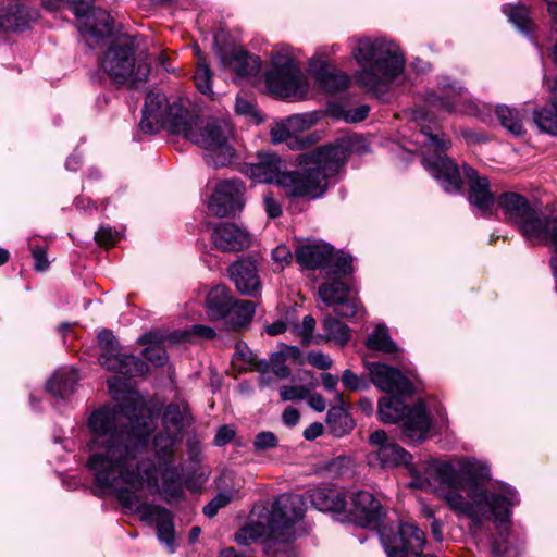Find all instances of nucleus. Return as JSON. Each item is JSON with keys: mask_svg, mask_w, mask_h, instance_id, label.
Returning a JSON list of instances; mask_svg holds the SVG:
<instances>
[{"mask_svg": "<svg viewBox=\"0 0 557 557\" xmlns=\"http://www.w3.org/2000/svg\"><path fill=\"white\" fill-rule=\"evenodd\" d=\"M379 535L387 557H408L409 554L417 557H436L423 555L425 534L414 523L397 522L381 525Z\"/></svg>", "mask_w": 557, "mask_h": 557, "instance_id": "nucleus-9", "label": "nucleus"}, {"mask_svg": "<svg viewBox=\"0 0 557 557\" xmlns=\"http://www.w3.org/2000/svg\"><path fill=\"white\" fill-rule=\"evenodd\" d=\"M228 274L239 293L255 296L260 288V278L253 261L239 260L228 268Z\"/></svg>", "mask_w": 557, "mask_h": 557, "instance_id": "nucleus-30", "label": "nucleus"}, {"mask_svg": "<svg viewBox=\"0 0 557 557\" xmlns=\"http://www.w3.org/2000/svg\"><path fill=\"white\" fill-rule=\"evenodd\" d=\"M379 417L384 423L403 420V434L411 442L425 441L431 430V418L422 401L408 407L397 396L383 397L379 401Z\"/></svg>", "mask_w": 557, "mask_h": 557, "instance_id": "nucleus-7", "label": "nucleus"}, {"mask_svg": "<svg viewBox=\"0 0 557 557\" xmlns=\"http://www.w3.org/2000/svg\"><path fill=\"white\" fill-rule=\"evenodd\" d=\"M232 496L226 493H220L218 494L213 499H211L205 507H203V513L208 518L214 517L218 511L225 507L227 504L231 503Z\"/></svg>", "mask_w": 557, "mask_h": 557, "instance_id": "nucleus-51", "label": "nucleus"}, {"mask_svg": "<svg viewBox=\"0 0 557 557\" xmlns=\"http://www.w3.org/2000/svg\"><path fill=\"white\" fill-rule=\"evenodd\" d=\"M462 170L469 185L470 203L482 213H487L495 203L487 177L480 176L473 168L468 165H463Z\"/></svg>", "mask_w": 557, "mask_h": 557, "instance_id": "nucleus-28", "label": "nucleus"}, {"mask_svg": "<svg viewBox=\"0 0 557 557\" xmlns=\"http://www.w3.org/2000/svg\"><path fill=\"white\" fill-rule=\"evenodd\" d=\"M189 423L190 412L187 404L182 401L168 405L163 412L164 432L154 437L153 446L158 447L159 451L170 454L181 440L184 428Z\"/></svg>", "mask_w": 557, "mask_h": 557, "instance_id": "nucleus-18", "label": "nucleus"}, {"mask_svg": "<svg viewBox=\"0 0 557 557\" xmlns=\"http://www.w3.org/2000/svg\"><path fill=\"white\" fill-rule=\"evenodd\" d=\"M273 259L281 263V267L283 268V263H287L292 259V255L286 246H277L272 251Z\"/></svg>", "mask_w": 557, "mask_h": 557, "instance_id": "nucleus-61", "label": "nucleus"}, {"mask_svg": "<svg viewBox=\"0 0 557 557\" xmlns=\"http://www.w3.org/2000/svg\"><path fill=\"white\" fill-rule=\"evenodd\" d=\"M263 203L269 218L275 219L282 214V207L272 194H265L263 196Z\"/></svg>", "mask_w": 557, "mask_h": 557, "instance_id": "nucleus-58", "label": "nucleus"}, {"mask_svg": "<svg viewBox=\"0 0 557 557\" xmlns=\"http://www.w3.org/2000/svg\"><path fill=\"white\" fill-rule=\"evenodd\" d=\"M174 134L183 135L193 144L208 150L206 162L213 168L230 164L235 156L232 145L233 128L225 120H203L188 109L183 122L174 123Z\"/></svg>", "mask_w": 557, "mask_h": 557, "instance_id": "nucleus-3", "label": "nucleus"}, {"mask_svg": "<svg viewBox=\"0 0 557 557\" xmlns=\"http://www.w3.org/2000/svg\"><path fill=\"white\" fill-rule=\"evenodd\" d=\"M311 71L318 84L327 92L344 90L349 85V77L345 73L331 70L326 63H321L318 67L312 63Z\"/></svg>", "mask_w": 557, "mask_h": 557, "instance_id": "nucleus-32", "label": "nucleus"}, {"mask_svg": "<svg viewBox=\"0 0 557 557\" xmlns=\"http://www.w3.org/2000/svg\"><path fill=\"white\" fill-rule=\"evenodd\" d=\"M312 505L320 511H346L348 502L344 492L338 490H315L311 494Z\"/></svg>", "mask_w": 557, "mask_h": 557, "instance_id": "nucleus-33", "label": "nucleus"}, {"mask_svg": "<svg viewBox=\"0 0 557 557\" xmlns=\"http://www.w3.org/2000/svg\"><path fill=\"white\" fill-rule=\"evenodd\" d=\"M368 370L371 382L381 391L400 395H411V382L393 367L384 363H369Z\"/></svg>", "mask_w": 557, "mask_h": 557, "instance_id": "nucleus-21", "label": "nucleus"}, {"mask_svg": "<svg viewBox=\"0 0 557 557\" xmlns=\"http://www.w3.org/2000/svg\"><path fill=\"white\" fill-rule=\"evenodd\" d=\"M342 382L344 386L350 391H359L364 387L362 380L350 370L344 371Z\"/></svg>", "mask_w": 557, "mask_h": 557, "instance_id": "nucleus-59", "label": "nucleus"}, {"mask_svg": "<svg viewBox=\"0 0 557 557\" xmlns=\"http://www.w3.org/2000/svg\"><path fill=\"white\" fill-rule=\"evenodd\" d=\"M211 242L214 248L223 252H237L251 244L249 232L237 224L224 222L213 227Z\"/></svg>", "mask_w": 557, "mask_h": 557, "instance_id": "nucleus-22", "label": "nucleus"}, {"mask_svg": "<svg viewBox=\"0 0 557 557\" xmlns=\"http://www.w3.org/2000/svg\"><path fill=\"white\" fill-rule=\"evenodd\" d=\"M235 110L238 114L249 115L253 113L255 107L251 101L238 97L236 99Z\"/></svg>", "mask_w": 557, "mask_h": 557, "instance_id": "nucleus-64", "label": "nucleus"}, {"mask_svg": "<svg viewBox=\"0 0 557 557\" xmlns=\"http://www.w3.org/2000/svg\"><path fill=\"white\" fill-rule=\"evenodd\" d=\"M98 341L101 348L104 350L103 352H113L119 350L115 336L108 330H103L99 333Z\"/></svg>", "mask_w": 557, "mask_h": 557, "instance_id": "nucleus-55", "label": "nucleus"}, {"mask_svg": "<svg viewBox=\"0 0 557 557\" xmlns=\"http://www.w3.org/2000/svg\"><path fill=\"white\" fill-rule=\"evenodd\" d=\"M277 444L278 438L273 432L263 431L256 435L253 440V449L255 451H264L276 447Z\"/></svg>", "mask_w": 557, "mask_h": 557, "instance_id": "nucleus-49", "label": "nucleus"}, {"mask_svg": "<svg viewBox=\"0 0 557 557\" xmlns=\"http://www.w3.org/2000/svg\"><path fill=\"white\" fill-rule=\"evenodd\" d=\"M437 479L449 488H463L456 469L450 463H441L436 470Z\"/></svg>", "mask_w": 557, "mask_h": 557, "instance_id": "nucleus-47", "label": "nucleus"}, {"mask_svg": "<svg viewBox=\"0 0 557 557\" xmlns=\"http://www.w3.org/2000/svg\"><path fill=\"white\" fill-rule=\"evenodd\" d=\"M297 262L307 269L330 268V273L336 277L352 271V260L341 251L334 253L333 248L323 243L306 244L296 249Z\"/></svg>", "mask_w": 557, "mask_h": 557, "instance_id": "nucleus-11", "label": "nucleus"}, {"mask_svg": "<svg viewBox=\"0 0 557 557\" xmlns=\"http://www.w3.org/2000/svg\"><path fill=\"white\" fill-rule=\"evenodd\" d=\"M554 101L534 111L533 120L540 131L557 136V81L553 87Z\"/></svg>", "mask_w": 557, "mask_h": 557, "instance_id": "nucleus-37", "label": "nucleus"}, {"mask_svg": "<svg viewBox=\"0 0 557 557\" xmlns=\"http://www.w3.org/2000/svg\"><path fill=\"white\" fill-rule=\"evenodd\" d=\"M495 111L503 127L517 136L523 133V125L518 110L507 106H498Z\"/></svg>", "mask_w": 557, "mask_h": 557, "instance_id": "nucleus-43", "label": "nucleus"}, {"mask_svg": "<svg viewBox=\"0 0 557 557\" xmlns=\"http://www.w3.org/2000/svg\"><path fill=\"white\" fill-rule=\"evenodd\" d=\"M153 334H145L139 338L140 344H148L144 357L156 367H162L168 361L165 349L154 339Z\"/></svg>", "mask_w": 557, "mask_h": 557, "instance_id": "nucleus-42", "label": "nucleus"}, {"mask_svg": "<svg viewBox=\"0 0 557 557\" xmlns=\"http://www.w3.org/2000/svg\"><path fill=\"white\" fill-rule=\"evenodd\" d=\"M211 71L205 60L199 59L194 81L197 89L203 95L212 94Z\"/></svg>", "mask_w": 557, "mask_h": 557, "instance_id": "nucleus-46", "label": "nucleus"}, {"mask_svg": "<svg viewBox=\"0 0 557 557\" xmlns=\"http://www.w3.org/2000/svg\"><path fill=\"white\" fill-rule=\"evenodd\" d=\"M450 488L443 497L448 506L457 513L468 517L476 527L483 519H493L495 522H506L510 518V508L519 503L518 494L509 486H503L499 493H490L480 486H473L468 502L458 491Z\"/></svg>", "mask_w": 557, "mask_h": 557, "instance_id": "nucleus-4", "label": "nucleus"}, {"mask_svg": "<svg viewBox=\"0 0 557 557\" xmlns=\"http://www.w3.org/2000/svg\"><path fill=\"white\" fill-rule=\"evenodd\" d=\"M37 13L28 7L26 0H11L0 10V29L3 32H23Z\"/></svg>", "mask_w": 557, "mask_h": 557, "instance_id": "nucleus-27", "label": "nucleus"}, {"mask_svg": "<svg viewBox=\"0 0 557 557\" xmlns=\"http://www.w3.org/2000/svg\"><path fill=\"white\" fill-rule=\"evenodd\" d=\"M322 326L324 335L319 338H323L326 342H335L341 346L346 345L350 339V329L335 317L325 315Z\"/></svg>", "mask_w": 557, "mask_h": 557, "instance_id": "nucleus-38", "label": "nucleus"}, {"mask_svg": "<svg viewBox=\"0 0 557 557\" xmlns=\"http://www.w3.org/2000/svg\"><path fill=\"white\" fill-rule=\"evenodd\" d=\"M308 361L311 366L320 370H327L332 367V359L321 351L310 352L308 355Z\"/></svg>", "mask_w": 557, "mask_h": 557, "instance_id": "nucleus-56", "label": "nucleus"}, {"mask_svg": "<svg viewBox=\"0 0 557 557\" xmlns=\"http://www.w3.org/2000/svg\"><path fill=\"white\" fill-rule=\"evenodd\" d=\"M372 447L370 460H376L382 468L406 467L412 474V455L391 438L384 430H375L369 436Z\"/></svg>", "mask_w": 557, "mask_h": 557, "instance_id": "nucleus-17", "label": "nucleus"}, {"mask_svg": "<svg viewBox=\"0 0 557 557\" xmlns=\"http://www.w3.org/2000/svg\"><path fill=\"white\" fill-rule=\"evenodd\" d=\"M269 91L278 98H304L309 89L307 77L296 60L286 53H276L265 74Z\"/></svg>", "mask_w": 557, "mask_h": 557, "instance_id": "nucleus-8", "label": "nucleus"}, {"mask_svg": "<svg viewBox=\"0 0 557 557\" xmlns=\"http://www.w3.org/2000/svg\"><path fill=\"white\" fill-rule=\"evenodd\" d=\"M306 504L304 498L297 494H282L272 504L270 512L264 517L265 522L259 521L263 530L259 535L275 533L299 521L305 513Z\"/></svg>", "mask_w": 557, "mask_h": 557, "instance_id": "nucleus-16", "label": "nucleus"}, {"mask_svg": "<svg viewBox=\"0 0 557 557\" xmlns=\"http://www.w3.org/2000/svg\"><path fill=\"white\" fill-rule=\"evenodd\" d=\"M230 65L238 76H252L260 70V60L246 51H237L234 53Z\"/></svg>", "mask_w": 557, "mask_h": 557, "instance_id": "nucleus-41", "label": "nucleus"}, {"mask_svg": "<svg viewBox=\"0 0 557 557\" xmlns=\"http://www.w3.org/2000/svg\"><path fill=\"white\" fill-rule=\"evenodd\" d=\"M230 289L218 285L213 287L207 296V309L211 319H224L230 312V306L233 301Z\"/></svg>", "mask_w": 557, "mask_h": 557, "instance_id": "nucleus-35", "label": "nucleus"}, {"mask_svg": "<svg viewBox=\"0 0 557 557\" xmlns=\"http://www.w3.org/2000/svg\"><path fill=\"white\" fill-rule=\"evenodd\" d=\"M422 134L425 136L424 146L429 149H433L435 151H445L447 150L451 143L450 139L445 135H435L432 134L429 127H422Z\"/></svg>", "mask_w": 557, "mask_h": 557, "instance_id": "nucleus-48", "label": "nucleus"}, {"mask_svg": "<svg viewBox=\"0 0 557 557\" xmlns=\"http://www.w3.org/2000/svg\"><path fill=\"white\" fill-rule=\"evenodd\" d=\"M230 312L224 318L228 323L236 327H240L249 323L255 314V305L250 300L233 299L230 306Z\"/></svg>", "mask_w": 557, "mask_h": 557, "instance_id": "nucleus-39", "label": "nucleus"}, {"mask_svg": "<svg viewBox=\"0 0 557 557\" xmlns=\"http://www.w3.org/2000/svg\"><path fill=\"white\" fill-rule=\"evenodd\" d=\"M245 186L238 180L219 183L209 201V210L216 216L235 215L245 206Z\"/></svg>", "mask_w": 557, "mask_h": 557, "instance_id": "nucleus-19", "label": "nucleus"}, {"mask_svg": "<svg viewBox=\"0 0 557 557\" xmlns=\"http://www.w3.org/2000/svg\"><path fill=\"white\" fill-rule=\"evenodd\" d=\"M367 347L371 350L382 351L384 354H393L398 350L397 345L391 338L388 330L384 324H379L369 335Z\"/></svg>", "mask_w": 557, "mask_h": 557, "instance_id": "nucleus-40", "label": "nucleus"}, {"mask_svg": "<svg viewBox=\"0 0 557 557\" xmlns=\"http://www.w3.org/2000/svg\"><path fill=\"white\" fill-rule=\"evenodd\" d=\"M497 203L508 222L519 230L525 240L533 245L547 244V233L553 218L544 215L518 193L502 194Z\"/></svg>", "mask_w": 557, "mask_h": 557, "instance_id": "nucleus-5", "label": "nucleus"}, {"mask_svg": "<svg viewBox=\"0 0 557 557\" xmlns=\"http://www.w3.org/2000/svg\"><path fill=\"white\" fill-rule=\"evenodd\" d=\"M283 162L276 153L259 152L258 162L247 165L246 174L259 183H276L280 186Z\"/></svg>", "mask_w": 557, "mask_h": 557, "instance_id": "nucleus-29", "label": "nucleus"}, {"mask_svg": "<svg viewBox=\"0 0 557 557\" xmlns=\"http://www.w3.org/2000/svg\"><path fill=\"white\" fill-rule=\"evenodd\" d=\"M460 472L462 475L467 476L469 480L475 483L473 486H479V481L486 480L490 476L488 467L475 459L462 460L460 463Z\"/></svg>", "mask_w": 557, "mask_h": 557, "instance_id": "nucleus-44", "label": "nucleus"}, {"mask_svg": "<svg viewBox=\"0 0 557 557\" xmlns=\"http://www.w3.org/2000/svg\"><path fill=\"white\" fill-rule=\"evenodd\" d=\"M319 296L327 306H336L334 312L343 318H354L358 313V305L349 298V287L339 280L324 283L319 287Z\"/></svg>", "mask_w": 557, "mask_h": 557, "instance_id": "nucleus-24", "label": "nucleus"}, {"mask_svg": "<svg viewBox=\"0 0 557 557\" xmlns=\"http://www.w3.org/2000/svg\"><path fill=\"white\" fill-rule=\"evenodd\" d=\"M351 54L360 66L355 74L356 82L375 95L384 94L405 66L398 45L383 38L357 39Z\"/></svg>", "mask_w": 557, "mask_h": 557, "instance_id": "nucleus-2", "label": "nucleus"}, {"mask_svg": "<svg viewBox=\"0 0 557 557\" xmlns=\"http://www.w3.org/2000/svg\"><path fill=\"white\" fill-rule=\"evenodd\" d=\"M370 112V107L367 104L359 106L355 109L346 110L343 113V119L347 123H357L363 121Z\"/></svg>", "mask_w": 557, "mask_h": 557, "instance_id": "nucleus-54", "label": "nucleus"}, {"mask_svg": "<svg viewBox=\"0 0 557 557\" xmlns=\"http://www.w3.org/2000/svg\"><path fill=\"white\" fill-rule=\"evenodd\" d=\"M299 171H286L280 180V187L283 188L287 198L317 199L324 195L327 189L325 175L312 165H300Z\"/></svg>", "mask_w": 557, "mask_h": 557, "instance_id": "nucleus-14", "label": "nucleus"}, {"mask_svg": "<svg viewBox=\"0 0 557 557\" xmlns=\"http://www.w3.org/2000/svg\"><path fill=\"white\" fill-rule=\"evenodd\" d=\"M98 361L108 371L120 373L127 379L144 375L148 371L146 362L133 355L121 354L119 350L102 352Z\"/></svg>", "mask_w": 557, "mask_h": 557, "instance_id": "nucleus-26", "label": "nucleus"}, {"mask_svg": "<svg viewBox=\"0 0 557 557\" xmlns=\"http://www.w3.org/2000/svg\"><path fill=\"white\" fill-rule=\"evenodd\" d=\"M346 512L362 528H377L383 517V507L374 495L367 491L351 493L347 498Z\"/></svg>", "mask_w": 557, "mask_h": 557, "instance_id": "nucleus-20", "label": "nucleus"}, {"mask_svg": "<svg viewBox=\"0 0 557 557\" xmlns=\"http://www.w3.org/2000/svg\"><path fill=\"white\" fill-rule=\"evenodd\" d=\"M286 357L283 352H273L271 355L270 373H273L278 379H286L289 376L290 371L285 364Z\"/></svg>", "mask_w": 557, "mask_h": 557, "instance_id": "nucleus-50", "label": "nucleus"}, {"mask_svg": "<svg viewBox=\"0 0 557 557\" xmlns=\"http://www.w3.org/2000/svg\"><path fill=\"white\" fill-rule=\"evenodd\" d=\"M91 0H72L63 5H74L78 17V29L89 48H94L99 39L113 33V18L106 10L100 8L89 9Z\"/></svg>", "mask_w": 557, "mask_h": 557, "instance_id": "nucleus-13", "label": "nucleus"}, {"mask_svg": "<svg viewBox=\"0 0 557 557\" xmlns=\"http://www.w3.org/2000/svg\"><path fill=\"white\" fill-rule=\"evenodd\" d=\"M442 94L431 92L426 97L430 109L448 114H467L479 116V104L468 96L466 88L456 81L443 78L440 83Z\"/></svg>", "mask_w": 557, "mask_h": 557, "instance_id": "nucleus-12", "label": "nucleus"}, {"mask_svg": "<svg viewBox=\"0 0 557 557\" xmlns=\"http://www.w3.org/2000/svg\"><path fill=\"white\" fill-rule=\"evenodd\" d=\"M188 111L187 102H169L164 94L150 91L146 96L143 108L140 128L146 133H157L165 127L174 134V123L183 122Z\"/></svg>", "mask_w": 557, "mask_h": 557, "instance_id": "nucleus-10", "label": "nucleus"}, {"mask_svg": "<svg viewBox=\"0 0 557 557\" xmlns=\"http://www.w3.org/2000/svg\"><path fill=\"white\" fill-rule=\"evenodd\" d=\"M144 411L141 398L131 393L125 401L100 408L88 420L92 438L87 466L96 486L103 493L115 494L121 505L129 509L139 505L135 493L145 484L158 488L159 474L166 495L178 497L183 492L180 469L173 465L175 447L170 454L154 447L158 467L144 457L153 428Z\"/></svg>", "mask_w": 557, "mask_h": 557, "instance_id": "nucleus-1", "label": "nucleus"}, {"mask_svg": "<svg viewBox=\"0 0 557 557\" xmlns=\"http://www.w3.org/2000/svg\"><path fill=\"white\" fill-rule=\"evenodd\" d=\"M509 21L521 32L529 33L532 28L530 12L524 5L511 7L507 11Z\"/></svg>", "mask_w": 557, "mask_h": 557, "instance_id": "nucleus-45", "label": "nucleus"}, {"mask_svg": "<svg viewBox=\"0 0 557 557\" xmlns=\"http://www.w3.org/2000/svg\"><path fill=\"white\" fill-rule=\"evenodd\" d=\"M338 406H334L327 411L326 425L334 436L342 437L354 429L355 423L344 407L342 396H338Z\"/></svg>", "mask_w": 557, "mask_h": 557, "instance_id": "nucleus-34", "label": "nucleus"}, {"mask_svg": "<svg viewBox=\"0 0 557 557\" xmlns=\"http://www.w3.org/2000/svg\"><path fill=\"white\" fill-rule=\"evenodd\" d=\"M136 46L133 39L120 37L106 51L102 69L115 84L128 83L135 86L144 83L150 75V64L144 61L135 63Z\"/></svg>", "mask_w": 557, "mask_h": 557, "instance_id": "nucleus-6", "label": "nucleus"}, {"mask_svg": "<svg viewBox=\"0 0 557 557\" xmlns=\"http://www.w3.org/2000/svg\"><path fill=\"white\" fill-rule=\"evenodd\" d=\"M309 122L300 115L290 116L276 123L270 131L271 140L274 144L287 143L292 149H305L312 143L308 135L298 136L309 127Z\"/></svg>", "mask_w": 557, "mask_h": 557, "instance_id": "nucleus-23", "label": "nucleus"}, {"mask_svg": "<svg viewBox=\"0 0 557 557\" xmlns=\"http://www.w3.org/2000/svg\"><path fill=\"white\" fill-rule=\"evenodd\" d=\"M146 517L156 523L158 539L173 552L174 525L171 512L160 506H148Z\"/></svg>", "mask_w": 557, "mask_h": 557, "instance_id": "nucleus-31", "label": "nucleus"}, {"mask_svg": "<svg viewBox=\"0 0 557 557\" xmlns=\"http://www.w3.org/2000/svg\"><path fill=\"white\" fill-rule=\"evenodd\" d=\"M315 327V320L311 315H306L299 326L298 333L302 337L305 344H309Z\"/></svg>", "mask_w": 557, "mask_h": 557, "instance_id": "nucleus-57", "label": "nucleus"}, {"mask_svg": "<svg viewBox=\"0 0 557 557\" xmlns=\"http://www.w3.org/2000/svg\"><path fill=\"white\" fill-rule=\"evenodd\" d=\"M282 400H301L309 396V389L305 386L284 385L280 389Z\"/></svg>", "mask_w": 557, "mask_h": 557, "instance_id": "nucleus-52", "label": "nucleus"}, {"mask_svg": "<svg viewBox=\"0 0 557 557\" xmlns=\"http://www.w3.org/2000/svg\"><path fill=\"white\" fill-rule=\"evenodd\" d=\"M424 166L447 193L461 190L462 181L456 163L445 156L425 157Z\"/></svg>", "mask_w": 557, "mask_h": 557, "instance_id": "nucleus-25", "label": "nucleus"}, {"mask_svg": "<svg viewBox=\"0 0 557 557\" xmlns=\"http://www.w3.org/2000/svg\"><path fill=\"white\" fill-rule=\"evenodd\" d=\"M351 150V138L342 137L334 144L321 146L311 152L298 156V165H312L327 177L338 173Z\"/></svg>", "mask_w": 557, "mask_h": 557, "instance_id": "nucleus-15", "label": "nucleus"}, {"mask_svg": "<svg viewBox=\"0 0 557 557\" xmlns=\"http://www.w3.org/2000/svg\"><path fill=\"white\" fill-rule=\"evenodd\" d=\"M236 359H242L248 367L252 366L255 356L252 352L244 345L238 344L236 346V352H235Z\"/></svg>", "mask_w": 557, "mask_h": 557, "instance_id": "nucleus-62", "label": "nucleus"}, {"mask_svg": "<svg viewBox=\"0 0 557 557\" xmlns=\"http://www.w3.org/2000/svg\"><path fill=\"white\" fill-rule=\"evenodd\" d=\"M235 436V431L227 426V425H222L219 428L216 434H215V437H214V443L215 445L218 446H222V445H225L226 443L231 442Z\"/></svg>", "mask_w": 557, "mask_h": 557, "instance_id": "nucleus-60", "label": "nucleus"}, {"mask_svg": "<svg viewBox=\"0 0 557 557\" xmlns=\"http://www.w3.org/2000/svg\"><path fill=\"white\" fill-rule=\"evenodd\" d=\"M282 419L285 425L295 426L299 421V412L293 407H287L282 414Z\"/></svg>", "mask_w": 557, "mask_h": 557, "instance_id": "nucleus-63", "label": "nucleus"}, {"mask_svg": "<svg viewBox=\"0 0 557 557\" xmlns=\"http://www.w3.org/2000/svg\"><path fill=\"white\" fill-rule=\"evenodd\" d=\"M95 239L103 246L113 245L119 239V233L110 226H101L95 234Z\"/></svg>", "mask_w": 557, "mask_h": 557, "instance_id": "nucleus-53", "label": "nucleus"}, {"mask_svg": "<svg viewBox=\"0 0 557 557\" xmlns=\"http://www.w3.org/2000/svg\"><path fill=\"white\" fill-rule=\"evenodd\" d=\"M78 375L74 370H60L47 384L48 391L58 398H65L75 391Z\"/></svg>", "mask_w": 557, "mask_h": 557, "instance_id": "nucleus-36", "label": "nucleus"}]
</instances>
